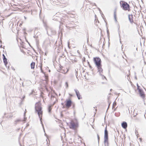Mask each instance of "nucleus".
<instances>
[{
  "label": "nucleus",
  "instance_id": "obj_1",
  "mask_svg": "<svg viewBox=\"0 0 146 146\" xmlns=\"http://www.w3.org/2000/svg\"><path fill=\"white\" fill-rule=\"evenodd\" d=\"M35 110L36 112L37 113L39 117L40 118L41 123L42 124L44 131L43 124L42 123V115L43 112L42 110V108L41 106V104L40 103L38 102L35 105Z\"/></svg>",
  "mask_w": 146,
  "mask_h": 146
},
{
  "label": "nucleus",
  "instance_id": "obj_2",
  "mask_svg": "<svg viewBox=\"0 0 146 146\" xmlns=\"http://www.w3.org/2000/svg\"><path fill=\"white\" fill-rule=\"evenodd\" d=\"M94 60L96 64V66L97 67L98 70V72H99L100 74H101L103 71L101 64V60L98 57L94 58Z\"/></svg>",
  "mask_w": 146,
  "mask_h": 146
},
{
  "label": "nucleus",
  "instance_id": "obj_3",
  "mask_svg": "<svg viewBox=\"0 0 146 146\" xmlns=\"http://www.w3.org/2000/svg\"><path fill=\"white\" fill-rule=\"evenodd\" d=\"M120 4L121 7L124 10L127 11H130V5L126 2L123 1H121L120 2Z\"/></svg>",
  "mask_w": 146,
  "mask_h": 146
},
{
  "label": "nucleus",
  "instance_id": "obj_4",
  "mask_svg": "<svg viewBox=\"0 0 146 146\" xmlns=\"http://www.w3.org/2000/svg\"><path fill=\"white\" fill-rule=\"evenodd\" d=\"M108 132L107 130L106 127L104 131V143L106 146H109L108 141Z\"/></svg>",
  "mask_w": 146,
  "mask_h": 146
},
{
  "label": "nucleus",
  "instance_id": "obj_5",
  "mask_svg": "<svg viewBox=\"0 0 146 146\" xmlns=\"http://www.w3.org/2000/svg\"><path fill=\"white\" fill-rule=\"evenodd\" d=\"M78 123L77 121L75 122L73 121H71L70 123L69 127L70 129L75 130L78 127Z\"/></svg>",
  "mask_w": 146,
  "mask_h": 146
},
{
  "label": "nucleus",
  "instance_id": "obj_6",
  "mask_svg": "<svg viewBox=\"0 0 146 146\" xmlns=\"http://www.w3.org/2000/svg\"><path fill=\"white\" fill-rule=\"evenodd\" d=\"M138 90V92L140 96L143 98L144 99L145 97L144 92L142 89H139Z\"/></svg>",
  "mask_w": 146,
  "mask_h": 146
},
{
  "label": "nucleus",
  "instance_id": "obj_7",
  "mask_svg": "<svg viewBox=\"0 0 146 146\" xmlns=\"http://www.w3.org/2000/svg\"><path fill=\"white\" fill-rule=\"evenodd\" d=\"M128 18L130 23L131 24H132L133 23V15L132 14H129L128 15Z\"/></svg>",
  "mask_w": 146,
  "mask_h": 146
},
{
  "label": "nucleus",
  "instance_id": "obj_8",
  "mask_svg": "<svg viewBox=\"0 0 146 146\" xmlns=\"http://www.w3.org/2000/svg\"><path fill=\"white\" fill-rule=\"evenodd\" d=\"M74 91L76 92V95L79 100L81 99L82 98V97H80V94L78 90L76 89H75Z\"/></svg>",
  "mask_w": 146,
  "mask_h": 146
},
{
  "label": "nucleus",
  "instance_id": "obj_9",
  "mask_svg": "<svg viewBox=\"0 0 146 146\" xmlns=\"http://www.w3.org/2000/svg\"><path fill=\"white\" fill-rule=\"evenodd\" d=\"M72 101L69 100L66 101V106L67 108H69L72 105Z\"/></svg>",
  "mask_w": 146,
  "mask_h": 146
},
{
  "label": "nucleus",
  "instance_id": "obj_10",
  "mask_svg": "<svg viewBox=\"0 0 146 146\" xmlns=\"http://www.w3.org/2000/svg\"><path fill=\"white\" fill-rule=\"evenodd\" d=\"M116 11L117 9H115L114 10V20L115 22H117V17H116Z\"/></svg>",
  "mask_w": 146,
  "mask_h": 146
},
{
  "label": "nucleus",
  "instance_id": "obj_11",
  "mask_svg": "<svg viewBox=\"0 0 146 146\" xmlns=\"http://www.w3.org/2000/svg\"><path fill=\"white\" fill-rule=\"evenodd\" d=\"M121 126L123 128L125 129L127 127V124L126 122H123L121 124Z\"/></svg>",
  "mask_w": 146,
  "mask_h": 146
},
{
  "label": "nucleus",
  "instance_id": "obj_12",
  "mask_svg": "<svg viewBox=\"0 0 146 146\" xmlns=\"http://www.w3.org/2000/svg\"><path fill=\"white\" fill-rule=\"evenodd\" d=\"M21 121L22 120L21 119H17L15 121L14 124H17Z\"/></svg>",
  "mask_w": 146,
  "mask_h": 146
},
{
  "label": "nucleus",
  "instance_id": "obj_13",
  "mask_svg": "<svg viewBox=\"0 0 146 146\" xmlns=\"http://www.w3.org/2000/svg\"><path fill=\"white\" fill-rule=\"evenodd\" d=\"M35 63L34 62H32L31 63V69H34L35 67Z\"/></svg>",
  "mask_w": 146,
  "mask_h": 146
},
{
  "label": "nucleus",
  "instance_id": "obj_14",
  "mask_svg": "<svg viewBox=\"0 0 146 146\" xmlns=\"http://www.w3.org/2000/svg\"><path fill=\"white\" fill-rule=\"evenodd\" d=\"M3 62L4 63L5 65L6 66V67H7V59L6 58H5L4 59H3Z\"/></svg>",
  "mask_w": 146,
  "mask_h": 146
},
{
  "label": "nucleus",
  "instance_id": "obj_15",
  "mask_svg": "<svg viewBox=\"0 0 146 146\" xmlns=\"http://www.w3.org/2000/svg\"><path fill=\"white\" fill-rule=\"evenodd\" d=\"M107 33H108V39H109L108 45L109 46L110 45V43L109 42V41H110V37L109 36V29H108V28H107Z\"/></svg>",
  "mask_w": 146,
  "mask_h": 146
},
{
  "label": "nucleus",
  "instance_id": "obj_16",
  "mask_svg": "<svg viewBox=\"0 0 146 146\" xmlns=\"http://www.w3.org/2000/svg\"><path fill=\"white\" fill-rule=\"evenodd\" d=\"M68 69H67V71L66 72H65V71L63 70H61L60 72L63 73V74H66V73L68 72Z\"/></svg>",
  "mask_w": 146,
  "mask_h": 146
},
{
  "label": "nucleus",
  "instance_id": "obj_17",
  "mask_svg": "<svg viewBox=\"0 0 146 146\" xmlns=\"http://www.w3.org/2000/svg\"><path fill=\"white\" fill-rule=\"evenodd\" d=\"M48 112L50 113L51 110V106H49V107H48Z\"/></svg>",
  "mask_w": 146,
  "mask_h": 146
},
{
  "label": "nucleus",
  "instance_id": "obj_18",
  "mask_svg": "<svg viewBox=\"0 0 146 146\" xmlns=\"http://www.w3.org/2000/svg\"><path fill=\"white\" fill-rule=\"evenodd\" d=\"M116 105V103L115 102H114L113 104L112 109H113V108H115V106Z\"/></svg>",
  "mask_w": 146,
  "mask_h": 146
},
{
  "label": "nucleus",
  "instance_id": "obj_19",
  "mask_svg": "<svg viewBox=\"0 0 146 146\" xmlns=\"http://www.w3.org/2000/svg\"><path fill=\"white\" fill-rule=\"evenodd\" d=\"M26 112V110H25V113H24V121H25L26 120V119H27V118L26 117H25V113Z\"/></svg>",
  "mask_w": 146,
  "mask_h": 146
},
{
  "label": "nucleus",
  "instance_id": "obj_20",
  "mask_svg": "<svg viewBox=\"0 0 146 146\" xmlns=\"http://www.w3.org/2000/svg\"><path fill=\"white\" fill-rule=\"evenodd\" d=\"M137 89L138 90L139 89H141L140 86L138 85V84H137Z\"/></svg>",
  "mask_w": 146,
  "mask_h": 146
},
{
  "label": "nucleus",
  "instance_id": "obj_21",
  "mask_svg": "<svg viewBox=\"0 0 146 146\" xmlns=\"http://www.w3.org/2000/svg\"><path fill=\"white\" fill-rule=\"evenodd\" d=\"M65 85L66 86V88H67L68 87V82H66L65 83Z\"/></svg>",
  "mask_w": 146,
  "mask_h": 146
},
{
  "label": "nucleus",
  "instance_id": "obj_22",
  "mask_svg": "<svg viewBox=\"0 0 146 146\" xmlns=\"http://www.w3.org/2000/svg\"><path fill=\"white\" fill-rule=\"evenodd\" d=\"M3 59H4L5 58H6L4 54H3Z\"/></svg>",
  "mask_w": 146,
  "mask_h": 146
},
{
  "label": "nucleus",
  "instance_id": "obj_23",
  "mask_svg": "<svg viewBox=\"0 0 146 146\" xmlns=\"http://www.w3.org/2000/svg\"><path fill=\"white\" fill-rule=\"evenodd\" d=\"M97 137H98V141H99L100 139V137L99 136V135L98 134L97 135Z\"/></svg>",
  "mask_w": 146,
  "mask_h": 146
},
{
  "label": "nucleus",
  "instance_id": "obj_24",
  "mask_svg": "<svg viewBox=\"0 0 146 146\" xmlns=\"http://www.w3.org/2000/svg\"><path fill=\"white\" fill-rule=\"evenodd\" d=\"M109 107H110V103H109L108 106V109L107 110V111L108 110Z\"/></svg>",
  "mask_w": 146,
  "mask_h": 146
},
{
  "label": "nucleus",
  "instance_id": "obj_25",
  "mask_svg": "<svg viewBox=\"0 0 146 146\" xmlns=\"http://www.w3.org/2000/svg\"><path fill=\"white\" fill-rule=\"evenodd\" d=\"M113 2H115V0H111Z\"/></svg>",
  "mask_w": 146,
  "mask_h": 146
},
{
  "label": "nucleus",
  "instance_id": "obj_26",
  "mask_svg": "<svg viewBox=\"0 0 146 146\" xmlns=\"http://www.w3.org/2000/svg\"><path fill=\"white\" fill-rule=\"evenodd\" d=\"M24 18L25 19H27V18L26 17H25V16L24 17Z\"/></svg>",
  "mask_w": 146,
  "mask_h": 146
},
{
  "label": "nucleus",
  "instance_id": "obj_27",
  "mask_svg": "<svg viewBox=\"0 0 146 146\" xmlns=\"http://www.w3.org/2000/svg\"><path fill=\"white\" fill-rule=\"evenodd\" d=\"M40 69L41 70V71H42V68L41 67H40Z\"/></svg>",
  "mask_w": 146,
  "mask_h": 146
},
{
  "label": "nucleus",
  "instance_id": "obj_28",
  "mask_svg": "<svg viewBox=\"0 0 146 146\" xmlns=\"http://www.w3.org/2000/svg\"><path fill=\"white\" fill-rule=\"evenodd\" d=\"M45 77H46V79L47 78V76H45Z\"/></svg>",
  "mask_w": 146,
  "mask_h": 146
},
{
  "label": "nucleus",
  "instance_id": "obj_29",
  "mask_svg": "<svg viewBox=\"0 0 146 146\" xmlns=\"http://www.w3.org/2000/svg\"><path fill=\"white\" fill-rule=\"evenodd\" d=\"M104 78H105V79H106V77L105 76H104Z\"/></svg>",
  "mask_w": 146,
  "mask_h": 146
},
{
  "label": "nucleus",
  "instance_id": "obj_30",
  "mask_svg": "<svg viewBox=\"0 0 146 146\" xmlns=\"http://www.w3.org/2000/svg\"><path fill=\"white\" fill-rule=\"evenodd\" d=\"M135 78L137 79V78L136 77H135Z\"/></svg>",
  "mask_w": 146,
  "mask_h": 146
},
{
  "label": "nucleus",
  "instance_id": "obj_31",
  "mask_svg": "<svg viewBox=\"0 0 146 146\" xmlns=\"http://www.w3.org/2000/svg\"><path fill=\"white\" fill-rule=\"evenodd\" d=\"M111 90H112V89H110V91H111Z\"/></svg>",
  "mask_w": 146,
  "mask_h": 146
},
{
  "label": "nucleus",
  "instance_id": "obj_32",
  "mask_svg": "<svg viewBox=\"0 0 146 146\" xmlns=\"http://www.w3.org/2000/svg\"><path fill=\"white\" fill-rule=\"evenodd\" d=\"M69 42H68V45H69Z\"/></svg>",
  "mask_w": 146,
  "mask_h": 146
},
{
  "label": "nucleus",
  "instance_id": "obj_33",
  "mask_svg": "<svg viewBox=\"0 0 146 146\" xmlns=\"http://www.w3.org/2000/svg\"><path fill=\"white\" fill-rule=\"evenodd\" d=\"M0 42H1V40H0Z\"/></svg>",
  "mask_w": 146,
  "mask_h": 146
},
{
  "label": "nucleus",
  "instance_id": "obj_34",
  "mask_svg": "<svg viewBox=\"0 0 146 146\" xmlns=\"http://www.w3.org/2000/svg\"><path fill=\"white\" fill-rule=\"evenodd\" d=\"M20 80H21V78H20Z\"/></svg>",
  "mask_w": 146,
  "mask_h": 146
},
{
  "label": "nucleus",
  "instance_id": "obj_35",
  "mask_svg": "<svg viewBox=\"0 0 146 146\" xmlns=\"http://www.w3.org/2000/svg\"><path fill=\"white\" fill-rule=\"evenodd\" d=\"M25 96H24V97H23V98H25Z\"/></svg>",
  "mask_w": 146,
  "mask_h": 146
},
{
  "label": "nucleus",
  "instance_id": "obj_36",
  "mask_svg": "<svg viewBox=\"0 0 146 146\" xmlns=\"http://www.w3.org/2000/svg\"><path fill=\"white\" fill-rule=\"evenodd\" d=\"M1 46H2V45H1V46H0V47H1Z\"/></svg>",
  "mask_w": 146,
  "mask_h": 146
}]
</instances>
